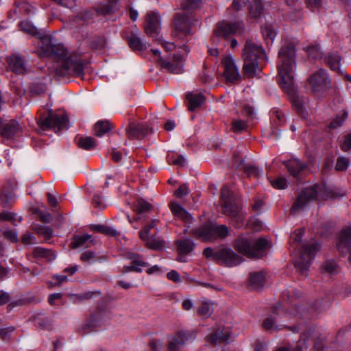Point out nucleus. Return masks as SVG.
<instances>
[{
  "mask_svg": "<svg viewBox=\"0 0 351 351\" xmlns=\"http://www.w3.org/2000/svg\"><path fill=\"white\" fill-rule=\"evenodd\" d=\"M41 41L43 51L53 60L51 66L49 67L51 73L59 77L69 75L83 76L84 64L80 53L73 52L69 54L62 45L53 43L49 36L43 37Z\"/></svg>",
  "mask_w": 351,
  "mask_h": 351,
  "instance_id": "f257e3e1",
  "label": "nucleus"
},
{
  "mask_svg": "<svg viewBox=\"0 0 351 351\" xmlns=\"http://www.w3.org/2000/svg\"><path fill=\"white\" fill-rule=\"evenodd\" d=\"M280 62L278 64L279 83L288 94L294 92V69L295 67V48L292 43L285 44L278 52Z\"/></svg>",
  "mask_w": 351,
  "mask_h": 351,
  "instance_id": "f03ea898",
  "label": "nucleus"
},
{
  "mask_svg": "<svg viewBox=\"0 0 351 351\" xmlns=\"http://www.w3.org/2000/svg\"><path fill=\"white\" fill-rule=\"evenodd\" d=\"M241 57L243 61V74L247 77H253L261 72L258 60H265L266 54L258 41L248 38L243 47Z\"/></svg>",
  "mask_w": 351,
  "mask_h": 351,
  "instance_id": "7ed1b4c3",
  "label": "nucleus"
},
{
  "mask_svg": "<svg viewBox=\"0 0 351 351\" xmlns=\"http://www.w3.org/2000/svg\"><path fill=\"white\" fill-rule=\"evenodd\" d=\"M332 197H334L332 191L325 184H314L306 188L298 195L290 212L291 213H295L303 210L311 202H314L317 198L326 200Z\"/></svg>",
  "mask_w": 351,
  "mask_h": 351,
  "instance_id": "20e7f679",
  "label": "nucleus"
},
{
  "mask_svg": "<svg viewBox=\"0 0 351 351\" xmlns=\"http://www.w3.org/2000/svg\"><path fill=\"white\" fill-rule=\"evenodd\" d=\"M235 250L248 258H258L265 255L269 247V241L265 238L256 239L239 237L234 242Z\"/></svg>",
  "mask_w": 351,
  "mask_h": 351,
  "instance_id": "39448f33",
  "label": "nucleus"
},
{
  "mask_svg": "<svg viewBox=\"0 0 351 351\" xmlns=\"http://www.w3.org/2000/svg\"><path fill=\"white\" fill-rule=\"evenodd\" d=\"M221 206L222 213L230 217L234 221L237 228L243 225L241 205L228 186L221 189Z\"/></svg>",
  "mask_w": 351,
  "mask_h": 351,
  "instance_id": "423d86ee",
  "label": "nucleus"
},
{
  "mask_svg": "<svg viewBox=\"0 0 351 351\" xmlns=\"http://www.w3.org/2000/svg\"><path fill=\"white\" fill-rule=\"evenodd\" d=\"M191 234L203 241L224 239L228 235V228L226 225H217L208 222L191 230Z\"/></svg>",
  "mask_w": 351,
  "mask_h": 351,
  "instance_id": "0eeeda50",
  "label": "nucleus"
},
{
  "mask_svg": "<svg viewBox=\"0 0 351 351\" xmlns=\"http://www.w3.org/2000/svg\"><path fill=\"white\" fill-rule=\"evenodd\" d=\"M196 338V332L193 330H179L167 336L166 347L167 351H181L188 343L193 342Z\"/></svg>",
  "mask_w": 351,
  "mask_h": 351,
  "instance_id": "6e6552de",
  "label": "nucleus"
},
{
  "mask_svg": "<svg viewBox=\"0 0 351 351\" xmlns=\"http://www.w3.org/2000/svg\"><path fill=\"white\" fill-rule=\"evenodd\" d=\"M319 249V244L314 241L302 245L300 252V256L294 262L295 267L302 275L306 274L311 261Z\"/></svg>",
  "mask_w": 351,
  "mask_h": 351,
  "instance_id": "1a4fd4ad",
  "label": "nucleus"
},
{
  "mask_svg": "<svg viewBox=\"0 0 351 351\" xmlns=\"http://www.w3.org/2000/svg\"><path fill=\"white\" fill-rule=\"evenodd\" d=\"M197 22L192 14L186 13L178 14L174 20L173 36L184 40L191 34V27Z\"/></svg>",
  "mask_w": 351,
  "mask_h": 351,
  "instance_id": "9d476101",
  "label": "nucleus"
},
{
  "mask_svg": "<svg viewBox=\"0 0 351 351\" xmlns=\"http://www.w3.org/2000/svg\"><path fill=\"white\" fill-rule=\"evenodd\" d=\"M38 123L43 130L53 129L56 132L69 128L66 114H58L52 110L49 112L48 115L40 117Z\"/></svg>",
  "mask_w": 351,
  "mask_h": 351,
  "instance_id": "9b49d317",
  "label": "nucleus"
},
{
  "mask_svg": "<svg viewBox=\"0 0 351 351\" xmlns=\"http://www.w3.org/2000/svg\"><path fill=\"white\" fill-rule=\"evenodd\" d=\"M311 90L317 97L324 96L330 87V79L325 70L319 69L313 73L309 77Z\"/></svg>",
  "mask_w": 351,
  "mask_h": 351,
  "instance_id": "f8f14e48",
  "label": "nucleus"
},
{
  "mask_svg": "<svg viewBox=\"0 0 351 351\" xmlns=\"http://www.w3.org/2000/svg\"><path fill=\"white\" fill-rule=\"evenodd\" d=\"M158 222L156 219L152 220L139 232L140 238L145 242L147 247L152 250H160L164 247L163 239L156 234L150 233L151 230L155 228Z\"/></svg>",
  "mask_w": 351,
  "mask_h": 351,
  "instance_id": "ddd939ff",
  "label": "nucleus"
},
{
  "mask_svg": "<svg viewBox=\"0 0 351 351\" xmlns=\"http://www.w3.org/2000/svg\"><path fill=\"white\" fill-rule=\"evenodd\" d=\"M221 64L223 67V75L226 81L234 84L241 80V75L232 56H228L222 58Z\"/></svg>",
  "mask_w": 351,
  "mask_h": 351,
  "instance_id": "4468645a",
  "label": "nucleus"
},
{
  "mask_svg": "<svg viewBox=\"0 0 351 351\" xmlns=\"http://www.w3.org/2000/svg\"><path fill=\"white\" fill-rule=\"evenodd\" d=\"M217 256L218 262L220 261L225 266L230 267L237 266L244 261L241 256L236 254L230 247L218 248Z\"/></svg>",
  "mask_w": 351,
  "mask_h": 351,
  "instance_id": "2eb2a0df",
  "label": "nucleus"
},
{
  "mask_svg": "<svg viewBox=\"0 0 351 351\" xmlns=\"http://www.w3.org/2000/svg\"><path fill=\"white\" fill-rule=\"evenodd\" d=\"M157 60L161 69H165L169 73L179 74L183 71V58L181 55H173L171 61L165 60L161 56H158Z\"/></svg>",
  "mask_w": 351,
  "mask_h": 351,
  "instance_id": "dca6fc26",
  "label": "nucleus"
},
{
  "mask_svg": "<svg viewBox=\"0 0 351 351\" xmlns=\"http://www.w3.org/2000/svg\"><path fill=\"white\" fill-rule=\"evenodd\" d=\"M243 29L241 22L228 23L222 21L219 23L215 30V34L217 37H226L232 34L240 33Z\"/></svg>",
  "mask_w": 351,
  "mask_h": 351,
  "instance_id": "f3484780",
  "label": "nucleus"
},
{
  "mask_svg": "<svg viewBox=\"0 0 351 351\" xmlns=\"http://www.w3.org/2000/svg\"><path fill=\"white\" fill-rule=\"evenodd\" d=\"M134 210L136 213V217L133 219L130 218V215H127V218L130 223L134 221H141L146 219V215L153 210V206L142 198H138L134 203Z\"/></svg>",
  "mask_w": 351,
  "mask_h": 351,
  "instance_id": "a211bd4d",
  "label": "nucleus"
},
{
  "mask_svg": "<svg viewBox=\"0 0 351 351\" xmlns=\"http://www.w3.org/2000/svg\"><path fill=\"white\" fill-rule=\"evenodd\" d=\"M152 132V129L147 125L135 123H130L126 130V134L130 139H141Z\"/></svg>",
  "mask_w": 351,
  "mask_h": 351,
  "instance_id": "6ab92c4d",
  "label": "nucleus"
},
{
  "mask_svg": "<svg viewBox=\"0 0 351 351\" xmlns=\"http://www.w3.org/2000/svg\"><path fill=\"white\" fill-rule=\"evenodd\" d=\"M160 19L157 12L147 14L145 29L149 36L158 38L160 32Z\"/></svg>",
  "mask_w": 351,
  "mask_h": 351,
  "instance_id": "aec40b11",
  "label": "nucleus"
},
{
  "mask_svg": "<svg viewBox=\"0 0 351 351\" xmlns=\"http://www.w3.org/2000/svg\"><path fill=\"white\" fill-rule=\"evenodd\" d=\"M176 245L178 253L177 260L180 262H186V256L193 252L195 244L191 239L185 238L176 241Z\"/></svg>",
  "mask_w": 351,
  "mask_h": 351,
  "instance_id": "412c9836",
  "label": "nucleus"
},
{
  "mask_svg": "<svg viewBox=\"0 0 351 351\" xmlns=\"http://www.w3.org/2000/svg\"><path fill=\"white\" fill-rule=\"evenodd\" d=\"M230 336L229 328L219 327L206 337L207 341L213 345L227 343Z\"/></svg>",
  "mask_w": 351,
  "mask_h": 351,
  "instance_id": "4be33fe9",
  "label": "nucleus"
},
{
  "mask_svg": "<svg viewBox=\"0 0 351 351\" xmlns=\"http://www.w3.org/2000/svg\"><path fill=\"white\" fill-rule=\"evenodd\" d=\"M21 132V126L16 121L12 120L3 125L0 135L5 138L10 139Z\"/></svg>",
  "mask_w": 351,
  "mask_h": 351,
  "instance_id": "5701e85b",
  "label": "nucleus"
},
{
  "mask_svg": "<svg viewBox=\"0 0 351 351\" xmlns=\"http://www.w3.org/2000/svg\"><path fill=\"white\" fill-rule=\"evenodd\" d=\"M281 307L280 304L275 306L274 309V315L267 317L263 322L264 329L269 331H275L282 330L284 326L276 324L277 315H278V308Z\"/></svg>",
  "mask_w": 351,
  "mask_h": 351,
  "instance_id": "b1692460",
  "label": "nucleus"
},
{
  "mask_svg": "<svg viewBox=\"0 0 351 351\" xmlns=\"http://www.w3.org/2000/svg\"><path fill=\"white\" fill-rule=\"evenodd\" d=\"M314 329L309 328L307 332L303 333L300 339L298 342V345L291 351H304L307 349L313 342H314L313 333Z\"/></svg>",
  "mask_w": 351,
  "mask_h": 351,
  "instance_id": "393cba45",
  "label": "nucleus"
},
{
  "mask_svg": "<svg viewBox=\"0 0 351 351\" xmlns=\"http://www.w3.org/2000/svg\"><path fill=\"white\" fill-rule=\"evenodd\" d=\"M234 165L237 168L242 169L248 176H253L256 178H258L263 173V171L261 169L252 165H243V160L239 159L237 157L234 158Z\"/></svg>",
  "mask_w": 351,
  "mask_h": 351,
  "instance_id": "a878e982",
  "label": "nucleus"
},
{
  "mask_svg": "<svg viewBox=\"0 0 351 351\" xmlns=\"http://www.w3.org/2000/svg\"><path fill=\"white\" fill-rule=\"evenodd\" d=\"M265 282V273L264 271H252L249 275L248 285L253 289L263 287Z\"/></svg>",
  "mask_w": 351,
  "mask_h": 351,
  "instance_id": "bb28decb",
  "label": "nucleus"
},
{
  "mask_svg": "<svg viewBox=\"0 0 351 351\" xmlns=\"http://www.w3.org/2000/svg\"><path fill=\"white\" fill-rule=\"evenodd\" d=\"M104 313L102 312H96L90 315L82 326L84 330H93L99 327L104 322Z\"/></svg>",
  "mask_w": 351,
  "mask_h": 351,
  "instance_id": "cd10ccee",
  "label": "nucleus"
},
{
  "mask_svg": "<svg viewBox=\"0 0 351 351\" xmlns=\"http://www.w3.org/2000/svg\"><path fill=\"white\" fill-rule=\"evenodd\" d=\"M186 97L188 100V109L190 111H194L199 108L205 99L204 95L198 93H189Z\"/></svg>",
  "mask_w": 351,
  "mask_h": 351,
  "instance_id": "c85d7f7f",
  "label": "nucleus"
},
{
  "mask_svg": "<svg viewBox=\"0 0 351 351\" xmlns=\"http://www.w3.org/2000/svg\"><path fill=\"white\" fill-rule=\"evenodd\" d=\"M14 189V184L10 183H8L7 186L3 187L0 194V201L4 207L8 206L14 199V195L13 193Z\"/></svg>",
  "mask_w": 351,
  "mask_h": 351,
  "instance_id": "c756f323",
  "label": "nucleus"
},
{
  "mask_svg": "<svg viewBox=\"0 0 351 351\" xmlns=\"http://www.w3.org/2000/svg\"><path fill=\"white\" fill-rule=\"evenodd\" d=\"M286 167L291 175L297 177L306 168V165L297 158H293L286 162Z\"/></svg>",
  "mask_w": 351,
  "mask_h": 351,
  "instance_id": "7c9ffc66",
  "label": "nucleus"
},
{
  "mask_svg": "<svg viewBox=\"0 0 351 351\" xmlns=\"http://www.w3.org/2000/svg\"><path fill=\"white\" fill-rule=\"evenodd\" d=\"M307 99L299 95H294L292 98V104L300 116L306 118L308 113L306 110Z\"/></svg>",
  "mask_w": 351,
  "mask_h": 351,
  "instance_id": "2f4dec72",
  "label": "nucleus"
},
{
  "mask_svg": "<svg viewBox=\"0 0 351 351\" xmlns=\"http://www.w3.org/2000/svg\"><path fill=\"white\" fill-rule=\"evenodd\" d=\"M351 245V227H347L342 230L339 241L338 243V248L342 253L344 252V249L347 250Z\"/></svg>",
  "mask_w": 351,
  "mask_h": 351,
  "instance_id": "473e14b6",
  "label": "nucleus"
},
{
  "mask_svg": "<svg viewBox=\"0 0 351 351\" xmlns=\"http://www.w3.org/2000/svg\"><path fill=\"white\" fill-rule=\"evenodd\" d=\"M8 62L11 70L16 73L22 74L25 72L24 61L21 56L15 54L12 55L8 59Z\"/></svg>",
  "mask_w": 351,
  "mask_h": 351,
  "instance_id": "72a5a7b5",
  "label": "nucleus"
},
{
  "mask_svg": "<svg viewBox=\"0 0 351 351\" xmlns=\"http://www.w3.org/2000/svg\"><path fill=\"white\" fill-rule=\"evenodd\" d=\"M92 243L93 240L91 239V236L85 234L83 235H75L73 237V241L71 243V246L72 248H87L89 247Z\"/></svg>",
  "mask_w": 351,
  "mask_h": 351,
  "instance_id": "f704fd0d",
  "label": "nucleus"
},
{
  "mask_svg": "<svg viewBox=\"0 0 351 351\" xmlns=\"http://www.w3.org/2000/svg\"><path fill=\"white\" fill-rule=\"evenodd\" d=\"M172 213L177 217L182 219L186 222H189L191 219V215L188 212L182 207L179 204L173 202L170 204Z\"/></svg>",
  "mask_w": 351,
  "mask_h": 351,
  "instance_id": "c9c22d12",
  "label": "nucleus"
},
{
  "mask_svg": "<svg viewBox=\"0 0 351 351\" xmlns=\"http://www.w3.org/2000/svg\"><path fill=\"white\" fill-rule=\"evenodd\" d=\"M35 258H45L47 261H51L56 258L55 254L50 250L41 247H36L32 252Z\"/></svg>",
  "mask_w": 351,
  "mask_h": 351,
  "instance_id": "e433bc0d",
  "label": "nucleus"
},
{
  "mask_svg": "<svg viewBox=\"0 0 351 351\" xmlns=\"http://www.w3.org/2000/svg\"><path fill=\"white\" fill-rule=\"evenodd\" d=\"M325 62L332 70L342 73L340 69V57L337 53H328L325 58Z\"/></svg>",
  "mask_w": 351,
  "mask_h": 351,
  "instance_id": "4c0bfd02",
  "label": "nucleus"
},
{
  "mask_svg": "<svg viewBox=\"0 0 351 351\" xmlns=\"http://www.w3.org/2000/svg\"><path fill=\"white\" fill-rule=\"evenodd\" d=\"M75 141L80 148L90 150L96 146L95 140L90 136H77Z\"/></svg>",
  "mask_w": 351,
  "mask_h": 351,
  "instance_id": "58836bf2",
  "label": "nucleus"
},
{
  "mask_svg": "<svg viewBox=\"0 0 351 351\" xmlns=\"http://www.w3.org/2000/svg\"><path fill=\"white\" fill-rule=\"evenodd\" d=\"M129 258L131 260V262L134 264L133 271L136 272H141L143 267H147L149 266V264L145 262L137 254L132 253L129 256Z\"/></svg>",
  "mask_w": 351,
  "mask_h": 351,
  "instance_id": "ea45409f",
  "label": "nucleus"
},
{
  "mask_svg": "<svg viewBox=\"0 0 351 351\" xmlns=\"http://www.w3.org/2000/svg\"><path fill=\"white\" fill-rule=\"evenodd\" d=\"M111 129L110 123L108 121H98L95 124L94 134L95 136L101 137Z\"/></svg>",
  "mask_w": 351,
  "mask_h": 351,
  "instance_id": "a19ab883",
  "label": "nucleus"
},
{
  "mask_svg": "<svg viewBox=\"0 0 351 351\" xmlns=\"http://www.w3.org/2000/svg\"><path fill=\"white\" fill-rule=\"evenodd\" d=\"M128 44L134 51H143L147 49L146 43L142 42L141 39L136 35H131L128 38Z\"/></svg>",
  "mask_w": 351,
  "mask_h": 351,
  "instance_id": "79ce46f5",
  "label": "nucleus"
},
{
  "mask_svg": "<svg viewBox=\"0 0 351 351\" xmlns=\"http://www.w3.org/2000/svg\"><path fill=\"white\" fill-rule=\"evenodd\" d=\"M263 10V6L261 0H252L250 8V15L253 18H258L261 16Z\"/></svg>",
  "mask_w": 351,
  "mask_h": 351,
  "instance_id": "37998d69",
  "label": "nucleus"
},
{
  "mask_svg": "<svg viewBox=\"0 0 351 351\" xmlns=\"http://www.w3.org/2000/svg\"><path fill=\"white\" fill-rule=\"evenodd\" d=\"M197 311L198 314L204 318L210 317L213 312V303L208 301H203L199 304Z\"/></svg>",
  "mask_w": 351,
  "mask_h": 351,
  "instance_id": "c03bdc74",
  "label": "nucleus"
},
{
  "mask_svg": "<svg viewBox=\"0 0 351 351\" xmlns=\"http://www.w3.org/2000/svg\"><path fill=\"white\" fill-rule=\"evenodd\" d=\"M263 36L267 44H271L276 37V33L271 25H265L262 27Z\"/></svg>",
  "mask_w": 351,
  "mask_h": 351,
  "instance_id": "a18cd8bd",
  "label": "nucleus"
},
{
  "mask_svg": "<svg viewBox=\"0 0 351 351\" xmlns=\"http://www.w3.org/2000/svg\"><path fill=\"white\" fill-rule=\"evenodd\" d=\"M115 10L116 0H108V3L99 6L97 11L100 14L108 15L114 12Z\"/></svg>",
  "mask_w": 351,
  "mask_h": 351,
  "instance_id": "49530a36",
  "label": "nucleus"
},
{
  "mask_svg": "<svg viewBox=\"0 0 351 351\" xmlns=\"http://www.w3.org/2000/svg\"><path fill=\"white\" fill-rule=\"evenodd\" d=\"M322 272L324 274L332 275L339 272L337 263L333 261H326L322 267Z\"/></svg>",
  "mask_w": 351,
  "mask_h": 351,
  "instance_id": "de8ad7c7",
  "label": "nucleus"
},
{
  "mask_svg": "<svg viewBox=\"0 0 351 351\" xmlns=\"http://www.w3.org/2000/svg\"><path fill=\"white\" fill-rule=\"evenodd\" d=\"M305 50L309 58L318 59L322 56V51L318 45H309L306 47Z\"/></svg>",
  "mask_w": 351,
  "mask_h": 351,
  "instance_id": "09e8293b",
  "label": "nucleus"
},
{
  "mask_svg": "<svg viewBox=\"0 0 351 351\" xmlns=\"http://www.w3.org/2000/svg\"><path fill=\"white\" fill-rule=\"evenodd\" d=\"M90 228L92 230L104 234L106 235H113L115 236L117 234L116 230L110 228L104 225H91Z\"/></svg>",
  "mask_w": 351,
  "mask_h": 351,
  "instance_id": "8fccbe9b",
  "label": "nucleus"
},
{
  "mask_svg": "<svg viewBox=\"0 0 351 351\" xmlns=\"http://www.w3.org/2000/svg\"><path fill=\"white\" fill-rule=\"evenodd\" d=\"M203 0H182L181 3L182 8L184 10H191L198 8Z\"/></svg>",
  "mask_w": 351,
  "mask_h": 351,
  "instance_id": "3c124183",
  "label": "nucleus"
},
{
  "mask_svg": "<svg viewBox=\"0 0 351 351\" xmlns=\"http://www.w3.org/2000/svg\"><path fill=\"white\" fill-rule=\"evenodd\" d=\"M0 221H10L16 225L15 221L21 222L22 221L21 217H17L14 213L3 212L0 213Z\"/></svg>",
  "mask_w": 351,
  "mask_h": 351,
  "instance_id": "603ef678",
  "label": "nucleus"
},
{
  "mask_svg": "<svg viewBox=\"0 0 351 351\" xmlns=\"http://www.w3.org/2000/svg\"><path fill=\"white\" fill-rule=\"evenodd\" d=\"M20 28L22 31L27 32L32 35H36L38 34V29L28 21H24L21 22L19 24Z\"/></svg>",
  "mask_w": 351,
  "mask_h": 351,
  "instance_id": "864d4df0",
  "label": "nucleus"
},
{
  "mask_svg": "<svg viewBox=\"0 0 351 351\" xmlns=\"http://www.w3.org/2000/svg\"><path fill=\"white\" fill-rule=\"evenodd\" d=\"M347 118V114L344 112L341 115H337L331 122L330 123L328 127L330 129H336L338 127H340L344 121Z\"/></svg>",
  "mask_w": 351,
  "mask_h": 351,
  "instance_id": "5fc2aeb1",
  "label": "nucleus"
},
{
  "mask_svg": "<svg viewBox=\"0 0 351 351\" xmlns=\"http://www.w3.org/2000/svg\"><path fill=\"white\" fill-rule=\"evenodd\" d=\"M347 118V114L344 112L341 115H337L331 122L330 123L328 127L330 129H336L338 127H340L344 121Z\"/></svg>",
  "mask_w": 351,
  "mask_h": 351,
  "instance_id": "6e6d98bb",
  "label": "nucleus"
},
{
  "mask_svg": "<svg viewBox=\"0 0 351 351\" xmlns=\"http://www.w3.org/2000/svg\"><path fill=\"white\" fill-rule=\"evenodd\" d=\"M247 124L244 121L238 119L234 120L232 123V129L235 133H241L242 131L245 130Z\"/></svg>",
  "mask_w": 351,
  "mask_h": 351,
  "instance_id": "4d7b16f0",
  "label": "nucleus"
},
{
  "mask_svg": "<svg viewBox=\"0 0 351 351\" xmlns=\"http://www.w3.org/2000/svg\"><path fill=\"white\" fill-rule=\"evenodd\" d=\"M349 165L350 161L348 158L343 156L339 157L337 160L335 169L339 171H344L347 169Z\"/></svg>",
  "mask_w": 351,
  "mask_h": 351,
  "instance_id": "13d9d810",
  "label": "nucleus"
},
{
  "mask_svg": "<svg viewBox=\"0 0 351 351\" xmlns=\"http://www.w3.org/2000/svg\"><path fill=\"white\" fill-rule=\"evenodd\" d=\"M36 232L45 237L46 240L49 239L53 234V230L51 228L47 226H39L36 229Z\"/></svg>",
  "mask_w": 351,
  "mask_h": 351,
  "instance_id": "bf43d9fd",
  "label": "nucleus"
},
{
  "mask_svg": "<svg viewBox=\"0 0 351 351\" xmlns=\"http://www.w3.org/2000/svg\"><path fill=\"white\" fill-rule=\"evenodd\" d=\"M271 184L277 189H284L287 186V182L285 178H278L275 180H270Z\"/></svg>",
  "mask_w": 351,
  "mask_h": 351,
  "instance_id": "052dcab7",
  "label": "nucleus"
},
{
  "mask_svg": "<svg viewBox=\"0 0 351 351\" xmlns=\"http://www.w3.org/2000/svg\"><path fill=\"white\" fill-rule=\"evenodd\" d=\"M341 149L346 152L351 149V133L343 136L341 144Z\"/></svg>",
  "mask_w": 351,
  "mask_h": 351,
  "instance_id": "680f3d73",
  "label": "nucleus"
},
{
  "mask_svg": "<svg viewBox=\"0 0 351 351\" xmlns=\"http://www.w3.org/2000/svg\"><path fill=\"white\" fill-rule=\"evenodd\" d=\"M95 253L93 251H86L81 254L80 259L82 261L91 263L95 261Z\"/></svg>",
  "mask_w": 351,
  "mask_h": 351,
  "instance_id": "e2e57ef3",
  "label": "nucleus"
},
{
  "mask_svg": "<svg viewBox=\"0 0 351 351\" xmlns=\"http://www.w3.org/2000/svg\"><path fill=\"white\" fill-rule=\"evenodd\" d=\"M35 324L36 326L41 329H48L50 327L49 321L47 317L40 318L38 317L35 318Z\"/></svg>",
  "mask_w": 351,
  "mask_h": 351,
  "instance_id": "0e129e2a",
  "label": "nucleus"
},
{
  "mask_svg": "<svg viewBox=\"0 0 351 351\" xmlns=\"http://www.w3.org/2000/svg\"><path fill=\"white\" fill-rule=\"evenodd\" d=\"M106 40L102 37L95 38L90 42V47L95 49H101L105 47Z\"/></svg>",
  "mask_w": 351,
  "mask_h": 351,
  "instance_id": "69168bd1",
  "label": "nucleus"
},
{
  "mask_svg": "<svg viewBox=\"0 0 351 351\" xmlns=\"http://www.w3.org/2000/svg\"><path fill=\"white\" fill-rule=\"evenodd\" d=\"M218 253V249L214 250L213 248L208 247L204 250V255L207 258H211L212 260L218 262V257L217 254Z\"/></svg>",
  "mask_w": 351,
  "mask_h": 351,
  "instance_id": "338daca9",
  "label": "nucleus"
},
{
  "mask_svg": "<svg viewBox=\"0 0 351 351\" xmlns=\"http://www.w3.org/2000/svg\"><path fill=\"white\" fill-rule=\"evenodd\" d=\"M163 343L160 339H152L149 343L151 351H161Z\"/></svg>",
  "mask_w": 351,
  "mask_h": 351,
  "instance_id": "774afa93",
  "label": "nucleus"
}]
</instances>
